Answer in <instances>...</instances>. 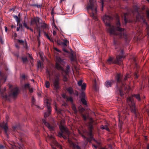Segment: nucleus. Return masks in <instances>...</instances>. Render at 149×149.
<instances>
[{"instance_id":"1","label":"nucleus","mask_w":149,"mask_h":149,"mask_svg":"<svg viewBox=\"0 0 149 149\" xmlns=\"http://www.w3.org/2000/svg\"><path fill=\"white\" fill-rule=\"evenodd\" d=\"M102 20L107 27L108 31L110 35L118 36L119 38H121L126 36L125 33L124 29L120 27L121 26L119 21H117L116 28L113 25H111V23L113 18L110 16L105 15L102 17Z\"/></svg>"},{"instance_id":"2","label":"nucleus","mask_w":149,"mask_h":149,"mask_svg":"<svg viewBox=\"0 0 149 149\" xmlns=\"http://www.w3.org/2000/svg\"><path fill=\"white\" fill-rule=\"evenodd\" d=\"M113 44L115 49H117L118 52H120V54L116 56V59L114 60H113L111 58H110L107 60V62L109 64L112 63L121 65L122 62L124 57V56L123 55V50L121 47L119 42L115 39L113 40Z\"/></svg>"},{"instance_id":"3","label":"nucleus","mask_w":149,"mask_h":149,"mask_svg":"<svg viewBox=\"0 0 149 149\" xmlns=\"http://www.w3.org/2000/svg\"><path fill=\"white\" fill-rule=\"evenodd\" d=\"M140 8L137 6L135 5L133 7L132 13L134 16L136 17V21H139L146 24L147 26L146 31L147 35L149 36V26H148L146 19L145 14L142 11H140Z\"/></svg>"},{"instance_id":"4","label":"nucleus","mask_w":149,"mask_h":149,"mask_svg":"<svg viewBox=\"0 0 149 149\" xmlns=\"http://www.w3.org/2000/svg\"><path fill=\"white\" fill-rule=\"evenodd\" d=\"M130 77L129 75L127 74L123 77L120 73L117 74L115 77V80L116 81V87L117 90L119 91V95L121 97H123L124 94L122 88L125 86V81Z\"/></svg>"},{"instance_id":"5","label":"nucleus","mask_w":149,"mask_h":149,"mask_svg":"<svg viewBox=\"0 0 149 149\" xmlns=\"http://www.w3.org/2000/svg\"><path fill=\"white\" fill-rule=\"evenodd\" d=\"M134 97L139 101H141V98L139 94H134L128 97L127 99V102L130 107L131 112L135 114V116H137L138 112H137L135 106V102L133 99Z\"/></svg>"},{"instance_id":"6","label":"nucleus","mask_w":149,"mask_h":149,"mask_svg":"<svg viewBox=\"0 0 149 149\" xmlns=\"http://www.w3.org/2000/svg\"><path fill=\"white\" fill-rule=\"evenodd\" d=\"M97 7L95 0H89V3L87 5L86 8L88 11L90 10L92 11L90 14V16L95 21L98 20L97 15Z\"/></svg>"},{"instance_id":"7","label":"nucleus","mask_w":149,"mask_h":149,"mask_svg":"<svg viewBox=\"0 0 149 149\" xmlns=\"http://www.w3.org/2000/svg\"><path fill=\"white\" fill-rule=\"evenodd\" d=\"M59 127L61 132L58 133V136L60 137H63L64 139H67L70 134L68 129L62 125H60Z\"/></svg>"},{"instance_id":"8","label":"nucleus","mask_w":149,"mask_h":149,"mask_svg":"<svg viewBox=\"0 0 149 149\" xmlns=\"http://www.w3.org/2000/svg\"><path fill=\"white\" fill-rule=\"evenodd\" d=\"M63 61V60L60 57L58 58L57 59V61L56 63L55 68L61 72H63L66 74H68L69 73V70L70 69V67L68 65H67L66 67V70H65L60 64V63H61Z\"/></svg>"},{"instance_id":"9","label":"nucleus","mask_w":149,"mask_h":149,"mask_svg":"<svg viewBox=\"0 0 149 149\" xmlns=\"http://www.w3.org/2000/svg\"><path fill=\"white\" fill-rule=\"evenodd\" d=\"M54 79L53 84L54 88L56 90L60 88L59 81L61 80L60 78V74L58 72H54Z\"/></svg>"},{"instance_id":"10","label":"nucleus","mask_w":149,"mask_h":149,"mask_svg":"<svg viewBox=\"0 0 149 149\" xmlns=\"http://www.w3.org/2000/svg\"><path fill=\"white\" fill-rule=\"evenodd\" d=\"M89 132L88 133V136L89 137L87 138L86 136L82 134V137L84 139H86L88 142H91V141L93 140L97 144L99 145L100 144V142H98L97 141L95 140L93 137L92 134V130H88Z\"/></svg>"},{"instance_id":"11","label":"nucleus","mask_w":149,"mask_h":149,"mask_svg":"<svg viewBox=\"0 0 149 149\" xmlns=\"http://www.w3.org/2000/svg\"><path fill=\"white\" fill-rule=\"evenodd\" d=\"M44 102V103L46 104L47 109V111L45 112L44 114L45 117L46 118L51 113V107L50 103L49 102L48 100L46 99L45 100Z\"/></svg>"},{"instance_id":"12","label":"nucleus","mask_w":149,"mask_h":149,"mask_svg":"<svg viewBox=\"0 0 149 149\" xmlns=\"http://www.w3.org/2000/svg\"><path fill=\"white\" fill-rule=\"evenodd\" d=\"M42 121L43 123L47 127L50 131L52 133L54 134L55 129V127L52 125L50 124L49 123L47 122L44 119H42Z\"/></svg>"},{"instance_id":"13","label":"nucleus","mask_w":149,"mask_h":149,"mask_svg":"<svg viewBox=\"0 0 149 149\" xmlns=\"http://www.w3.org/2000/svg\"><path fill=\"white\" fill-rule=\"evenodd\" d=\"M40 18L38 17L31 18V25L35 24L36 26L38 25V23L39 24H42V23L40 22Z\"/></svg>"},{"instance_id":"14","label":"nucleus","mask_w":149,"mask_h":149,"mask_svg":"<svg viewBox=\"0 0 149 149\" xmlns=\"http://www.w3.org/2000/svg\"><path fill=\"white\" fill-rule=\"evenodd\" d=\"M123 24L126 25L128 22H132L133 21L129 19L128 18V15L127 13L124 14L123 18Z\"/></svg>"},{"instance_id":"15","label":"nucleus","mask_w":149,"mask_h":149,"mask_svg":"<svg viewBox=\"0 0 149 149\" xmlns=\"http://www.w3.org/2000/svg\"><path fill=\"white\" fill-rule=\"evenodd\" d=\"M83 81L82 80H80L78 82V85L79 86H81V90H85L86 87V84L85 83L82 84Z\"/></svg>"},{"instance_id":"16","label":"nucleus","mask_w":149,"mask_h":149,"mask_svg":"<svg viewBox=\"0 0 149 149\" xmlns=\"http://www.w3.org/2000/svg\"><path fill=\"white\" fill-rule=\"evenodd\" d=\"M115 83V81L113 80H111V81H107L105 83V85L107 87H111L112 84Z\"/></svg>"},{"instance_id":"17","label":"nucleus","mask_w":149,"mask_h":149,"mask_svg":"<svg viewBox=\"0 0 149 149\" xmlns=\"http://www.w3.org/2000/svg\"><path fill=\"white\" fill-rule=\"evenodd\" d=\"M0 126L3 128L4 130L5 134L6 135L7 137L8 136V134L7 133V130L8 129V127L6 124H4V123L0 124Z\"/></svg>"},{"instance_id":"18","label":"nucleus","mask_w":149,"mask_h":149,"mask_svg":"<svg viewBox=\"0 0 149 149\" xmlns=\"http://www.w3.org/2000/svg\"><path fill=\"white\" fill-rule=\"evenodd\" d=\"M13 17L15 19L17 22V25H19L20 28H22V25L20 23V19L19 18L17 15H14L13 16Z\"/></svg>"},{"instance_id":"19","label":"nucleus","mask_w":149,"mask_h":149,"mask_svg":"<svg viewBox=\"0 0 149 149\" xmlns=\"http://www.w3.org/2000/svg\"><path fill=\"white\" fill-rule=\"evenodd\" d=\"M93 121L92 120L91 121H90L88 123V130H92L93 128Z\"/></svg>"},{"instance_id":"20","label":"nucleus","mask_w":149,"mask_h":149,"mask_svg":"<svg viewBox=\"0 0 149 149\" xmlns=\"http://www.w3.org/2000/svg\"><path fill=\"white\" fill-rule=\"evenodd\" d=\"M63 77V80L64 82H67L68 80V78L67 77V75L65 73H64L63 72H61Z\"/></svg>"},{"instance_id":"21","label":"nucleus","mask_w":149,"mask_h":149,"mask_svg":"<svg viewBox=\"0 0 149 149\" xmlns=\"http://www.w3.org/2000/svg\"><path fill=\"white\" fill-rule=\"evenodd\" d=\"M66 90L70 95H71L73 93L74 90L72 87H70L67 88Z\"/></svg>"},{"instance_id":"22","label":"nucleus","mask_w":149,"mask_h":149,"mask_svg":"<svg viewBox=\"0 0 149 149\" xmlns=\"http://www.w3.org/2000/svg\"><path fill=\"white\" fill-rule=\"evenodd\" d=\"M20 125L19 124L13 126V130L14 131H15L17 130H20Z\"/></svg>"},{"instance_id":"23","label":"nucleus","mask_w":149,"mask_h":149,"mask_svg":"<svg viewBox=\"0 0 149 149\" xmlns=\"http://www.w3.org/2000/svg\"><path fill=\"white\" fill-rule=\"evenodd\" d=\"M72 108L74 111V113L75 114H77V109L76 107L74 104H72Z\"/></svg>"},{"instance_id":"24","label":"nucleus","mask_w":149,"mask_h":149,"mask_svg":"<svg viewBox=\"0 0 149 149\" xmlns=\"http://www.w3.org/2000/svg\"><path fill=\"white\" fill-rule=\"evenodd\" d=\"M44 34L51 42H54V41L52 39L50 38L48 34L47 33L45 32H44Z\"/></svg>"},{"instance_id":"25","label":"nucleus","mask_w":149,"mask_h":149,"mask_svg":"<svg viewBox=\"0 0 149 149\" xmlns=\"http://www.w3.org/2000/svg\"><path fill=\"white\" fill-rule=\"evenodd\" d=\"M93 88L96 91L98 90V88L97 86L96 80H94L93 81Z\"/></svg>"},{"instance_id":"26","label":"nucleus","mask_w":149,"mask_h":149,"mask_svg":"<svg viewBox=\"0 0 149 149\" xmlns=\"http://www.w3.org/2000/svg\"><path fill=\"white\" fill-rule=\"evenodd\" d=\"M66 100L67 101L70 102L72 104H73V99L72 97L68 96L66 98Z\"/></svg>"},{"instance_id":"27","label":"nucleus","mask_w":149,"mask_h":149,"mask_svg":"<svg viewBox=\"0 0 149 149\" xmlns=\"http://www.w3.org/2000/svg\"><path fill=\"white\" fill-rule=\"evenodd\" d=\"M30 88V84L28 83L25 84L24 86V90H26L27 89H29Z\"/></svg>"},{"instance_id":"28","label":"nucleus","mask_w":149,"mask_h":149,"mask_svg":"<svg viewBox=\"0 0 149 149\" xmlns=\"http://www.w3.org/2000/svg\"><path fill=\"white\" fill-rule=\"evenodd\" d=\"M81 101L83 105H87V102L85 98H81Z\"/></svg>"},{"instance_id":"29","label":"nucleus","mask_w":149,"mask_h":149,"mask_svg":"<svg viewBox=\"0 0 149 149\" xmlns=\"http://www.w3.org/2000/svg\"><path fill=\"white\" fill-rule=\"evenodd\" d=\"M55 109L58 114H61V111H62L61 109H58L56 107Z\"/></svg>"},{"instance_id":"30","label":"nucleus","mask_w":149,"mask_h":149,"mask_svg":"<svg viewBox=\"0 0 149 149\" xmlns=\"http://www.w3.org/2000/svg\"><path fill=\"white\" fill-rule=\"evenodd\" d=\"M81 90L82 91H81V93L80 94V97H81V98H85V93H84V90L82 91V90Z\"/></svg>"},{"instance_id":"31","label":"nucleus","mask_w":149,"mask_h":149,"mask_svg":"<svg viewBox=\"0 0 149 149\" xmlns=\"http://www.w3.org/2000/svg\"><path fill=\"white\" fill-rule=\"evenodd\" d=\"M41 27L43 29H45L48 28V26L47 25L44 23L41 26Z\"/></svg>"},{"instance_id":"32","label":"nucleus","mask_w":149,"mask_h":149,"mask_svg":"<svg viewBox=\"0 0 149 149\" xmlns=\"http://www.w3.org/2000/svg\"><path fill=\"white\" fill-rule=\"evenodd\" d=\"M46 73L47 75L50 78L51 76H52L53 75V73H52L51 74L50 73V71H49L48 70H46Z\"/></svg>"},{"instance_id":"33","label":"nucleus","mask_w":149,"mask_h":149,"mask_svg":"<svg viewBox=\"0 0 149 149\" xmlns=\"http://www.w3.org/2000/svg\"><path fill=\"white\" fill-rule=\"evenodd\" d=\"M21 59L24 63H25L28 61V59L26 57H22Z\"/></svg>"},{"instance_id":"34","label":"nucleus","mask_w":149,"mask_h":149,"mask_svg":"<svg viewBox=\"0 0 149 149\" xmlns=\"http://www.w3.org/2000/svg\"><path fill=\"white\" fill-rule=\"evenodd\" d=\"M24 23H23V26L26 29H29V27L27 26L26 21H26H25V19H24Z\"/></svg>"},{"instance_id":"35","label":"nucleus","mask_w":149,"mask_h":149,"mask_svg":"<svg viewBox=\"0 0 149 149\" xmlns=\"http://www.w3.org/2000/svg\"><path fill=\"white\" fill-rule=\"evenodd\" d=\"M147 18L149 20V9H147L146 11V14Z\"/></svg>"},{"instance_id":"36","label":"nucleus","mask_w":149,"mask_h":149,"mask_svg":"<svg viewBox=\"0 0 149 149\" xmlns=\"http://www.w3.org/2000/svg\"><path fill=\"white\" fill-rule=\"evenodd\" d=\"M54 41L55 42L57 43L58 45H59L61 44L62 42H61L60 40L58 39H55L54 40Z\"/></svg>"},{"instance_id":"37","label":"nucleus","mask_w":149,"mask_h":149,"mask_svg":"<svg viewBox=\"0 0 149 149\" xmlns=\"http://www.w3.org/2000/svg\"><path fill=\"white\" fill-rule=\"evenodd\" d=\"M35 29L38 32H40V27L38 26V25L36 26L35 28Z\"/></svg>"},{"instance_id":"38","label":"nucleus","mask_w":149,"mask_h":149,"mask_svg":"<svg viewBox=\"0 0 149 149\" xmlns=\"http://www.w3.org/2000/svg\"><path fill=\"white\" fill-rule=\"evenodd\" d=\"M23 47L24 48H25L26 49H28V47L27 46V42L25 41L24 43V44H23Z\"/></svg>"},{"instance_id":"39","label":"nucleus","mask_w":149,"mask_h":149,"mask_svg":"<svg viewBox=\"0 0 149 149\" xmlns=\"http://www.w3.org/2000/svg\"><path fill=\"white\" fill-rule=\"evenodd\" d=\"M45 86L47 88H49L50 86V83L49 81H46L45 82Z\"/></svg>"},{"instance_id":"40","label":"nucleus","mask_w":149,"mask_h":149,"mask_svg":"<svg viewBox=\"0 0 149 149\" xmlns=\"http://www.w3.org/2000/svg\"><path fill=\"white\" fill-rule=\"evenodd\" d=\"M81 116L84 121H86L87 120V118L85 114L82 113L81 114Z\"/></svg>"},{"instance_id":"41","label":"nucleus","mask_w":149,"mask_h":149,"mask_svg":"<svg viewBox=\"0 0 149 149\" xmlns=\"http://www.w3.org/2000/svg\"><path fill=\"white\" fill-rule=\"evenodd\" d=\"M127 109L126 108L125 109H123L121 112V113L125 114L127 113Z\"/></svg>"},{"instance_id":"42","label":"nucleus","mask_w":149,"mask_h":149,"mask_svg":"<svg viewBox=\"0 0 149 149\" xmlns=\"http://www.w3.org/2000/svg\"><path fill=\"white\" fill-rule=\"evenodd\" d=\"M79 110L81 114L83 113V112L85 110L82 107L79 108Z\"/></svg>"},{"instance_id":"43","label":"nucleus","mask_w":149,"mask_h":149,"mask_svg":"<svg viewBox=\"0 0 149 149\" xmlns=\"http://www.w3.org/2000/svg\"><path fill=\"white\" fill-rule=\"evenodd\" d=\"M31 6H32L36 7L38 8H40L41 7V5L37 4H32L31 5Z\"/></svg>"},{"instance_id":"44","label":"nucleus","mask_w":149,"mask_h":149,"mask_svg":"<svg viewBox=\"0 0 149 149\" xmlns=\"http://www.w3.org/2000/svg\"><path fill=\"white\" fill-rule=\"evenodd\" d=\"M38 68H42V64L40 61L38 62Z\"/></svg>"},{"instance_id":"45","label":"nucleus","mask_w":149,"mask_h":149,"mask_svg":"<svg viewBox=\"0 0 149 149\" xmlns=\"http://www.w3.org/2000/svg\"><path fill=\"white\" fill-rule=\"evenodd\" d=\"M0 76L1 77V79H3L4 82H5L6 81V79L5 77H3L2 74L1 72H0Z\"/></svg>"},{"instance_id":"46","label":"nucleus","mask_w":149,"mask_h":149,"mask_svg":"<svg viewBox=\"0 0 149 149\" xmlns=\"http://www.w3.org/2000/svg\"><path fill=\"white\" fill-rule=\"evenodd\" d=\"M72 94L77 96H78V91H73V93H72Z\"/></svg>"},{"instance_id":"47","label":"nucleus","mask_w":149,"mask_h":149,"mask_svg":"<svg viewBox=\"0 0 149 149\" xmlns=\"http://www.w3.org/2000/svg\"><path fill=\"white\" fill-rule=\"evenodd\" d=\"M74 147L76 149H81L80 147L77 145H74Z\"/></svg>"},{"instance_id":"48","label":"nucleus","mask_w":149,"mask_h":149,"mask_svg":"<svg viewBox=\"0 0 149 149\" xmlns=\"http://www.w3.org/2000/svg\"><path fill=\"white\" fill-rule=\"evenodd\" d=\"M18 42L20 44H22V45L24 44V42L23 40H18Z\"/></svg>"},{"instance_id":"49","label":"nucleus","mask_w":149,"mask_h":149,"mask_svg":"<svg viewBox=\"0 0 149 149\" xmlns=\"http://www.w3.org/2000/svg\"><path fill=\"white\" fill-rule=\"evenodd\" d=\"M35 100L33 97H32V105L34 104L35 102Z\"/></svg>"},{"instance_id":"50","label":"nucleus","mask_w":149,"mask_h":149,"mask_svg":"<svg viewBox=\"0 0 149 149\" xmlns=\"http://www.w3.org/2000/svg\"><path fill=\"white\" fill-rule=\"evenodd\" d=\"M144 149H149V143L146 144L145 147L144 148Z\"/></svg>"},{"instance_id":"51","label":"nucleus","mask_w":149,"mask_h":149,"mask_svg":"<svg viewBox=\"0 0 149 149\" xmlns=\"http://www.w3.org/2000/svg\"><path fill=\"white\" fill-rule=\"evenodd\" d=\"M134 76L135 78V79H137L138 77V75L137 74L136 72H135L134 73Z\"/></svg>"},{"instance_id":"52","label":"nucleus","mask_w":149,"mask_h":149,"mask_svg":"<svg viewBox=\"0 0 149 149\" xmlns=\"http://www.w3.org/2000/svg\"><path fill=\"white\" fill-rule=\"evenodd\" d=\"M28 90H29V91L30 93H33V91L32 88H30Z\"/></svg>"},{"instance_id":"53","label":"nucleus","mask_w":149,"mask_h":149,"mask_svg":"<svg viewBox=\"0 0 149 149\" xmlns=\"http://www.w3.org/2000/svg\"><path fill=\"white\" fill-rule=\"evenodd\" d=\"M40 36V32H38V36H37V39H38V38Z\"/></svg>"},{"instance_id":"54","label":"nucleus","mask_w":149,"mask_h":149,"mask_svg":"<svg viewBox=\"0 0 149 149\" xmlns=\"http://www.w3.org/2000/svg\"><path fill=\"white\" fill-rule=\"evenodd\" d=\"M4 147L2 145H0V149H4Z\"/></svg>"},{"instance_id":"55","label":"nucleus","mask_w":149,"mask_h":149,"mask_svg":"<svg viewBox=\"0 0 149 149\" xmlns=\"http://www.w3.org/2000/svg\"><path fill=\"white\" fill-rule=\"evenodd\" d=\"M146 8V7L145 6H143L142 7V10H144Z\"/></svg>"},{"instance_id":"56","label":"nucleus","mask_w":149,"mask_h":149,"mask_svg":"<svg viewBox=\"0 0 149 149\" xmlns=\"http://www.w3.org/2000/svg\"><path fill=\"white\" fill-rule=\"evenodd\" d=\"M54 8L52 9L51 12V14L52 15H54Z\"/></svg>"},{"instance_id":"57","label":"nucleus","mask_w":149,"mask_h":149,"mask_svg":"<svg viewBox=\"0 0 149 149\" xmlns=\"http://www.w3.org/2000/svg\"><path fill=\"white\" fill-rule=\"evenodd\" d=\"M61 44L63 45L64 46H66L67 45V43H65V42H62V43H61Z\"/></svg>"},{"instance_id":"58","label":"nucleus","mask_w":149,"mask_h":149,"mask_svg":"<svg viewBox=\"0 0 149 149\" xmlns=\"http://www.w3.org/2000/svg\"><path fill=\"white\" fill-rule=\"evenodd\" d=\"M63 51L65 52H66L67 53H68V52L67 51V50H66V49H65V48H63Z\"/></svg>"},{"instance_id":"59","label":"nucleus","mask_w":149,"mask_h":149,"mask_svg":"<svg viewBox=\"0 0 149 149\" xmlns=\"http://www.w3.org/2000/svg\"><path fill=\"white\" fill-rule=\"evenodd\" d=\"M105 126H104L103 125H101V129L103 130L105 129Z\"/></svg>"},{"instance_id":"60","label":"nucleus","mask_w":149,"mask_h":149,"mask_svg":"<svg viewBox=\"0 0 149 149\" xmlns=\"http://www.w3.org/2000/svg\"><path fill=\"white\" fill-rule=\"evenodd\" d=\"M55 49L56 51L57 52H61V51L59 50L57 48H55Z\"/></svg>"},{"instance_id":"61","label":"nucleus","mask_w":149,"mask_h":149,"mask_svg":"<svg viewBox=\"0 0 149 149\" xmlns=\"http://www.w3.org/2000/svg\"><path fill=\"white\" fill-rule=\"evenodd\" d=\"M105 129L106 130L108 131H109V129L108 127L107 126L105 125Z\"/></svg>"},{"instance_id":"62","label":"nucleus","mask_w":149,"mask_h":149,"mask_svg":"<svg viewBox=\"0 0 149 149\" xmlns=\"http://www.w3.org/2000/svg\"><path fill=\"white\" fill-rule=\"evenodd\" d=\"M62 97L63 98L66 99L67 97L68 96H67L65 95H63Z\"/></svg>"},{"instance_id":"63","label":"nucleus","mask_w":149,"mask_h":149,"mask_svg":"<svg viewBox=\"0 0 149 149\" xmlns=\"http://www.w3.org/2000/svg\"><path fill=\"white\" fill-rule=\"evenodd\" d=\"M22 79H24L25 78V76L24 74H23L22 76Z\"/></svg>"},{"instance_id":"64","label":"nucleus","mask_w":149,"mask_h":149,"mask_svg":"<svg viewBox=\"0 0 149 149\" xmlns=\"http://www.w3.org/2000/svg\"><path fill=\"white\" fill-rule=\"evenodd\" d=\"M4 28H5V31H6V32H7V31H8V28H7V27L6 26H5L4 27Z\"/></svg>"}]
</instances>
